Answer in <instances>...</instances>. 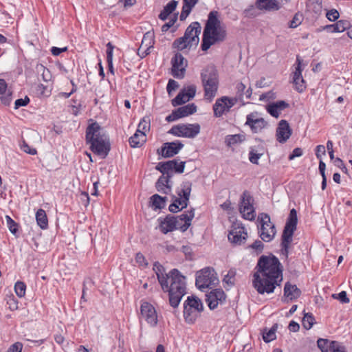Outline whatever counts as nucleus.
Instances as JSON below:
<instances>
[{
    "mask_svg": "<svg viewBox=\"0 0 352 352\" xmlns=\"http://www.w3.org/2000/svg\"><path fill=\"white\" fill-rule=\"evenodd\" d=\"M257 272L254 274L253 285L261 294L274 292L283 280V270L279 260L274 256H262L258 261Z\"/></svg>",
    "mask_w": 352,
    "mask_h": 352,
    "instance_id": "nucleus-1",
    "label": "nucleus"
},
{
    "mask_svg": "<svg viewBox=\"0 0 352 352\" xmlns=\"http://www.w3.org/2000/svg\"><path fill=\"white\" fill-rule=\"evenodd\" d=\"M153 270L162 290L168 292L170 306L177 307L182 297L186 294L185 276L176 269L166 273L164 267L159 263L154 264Z\"/></svg>",
    "mask_w": 352,
    "mask_h": 352,
    "instance_id": "nucleus-2",
    "label": "nucleus"
},
{
    "mask_svg": "<svg viewBox=\"0 0 352 352\" xmlns=\"http://www.w3.org/2000/svg\"><path fill=\"white\" fill-rule=\"evenodd\" d=\"M226 26L219 19L217 11H211L204 29L201 50L207 51L212 45L223 42L226 38Z\"/></svg>",
    "mask_w": 352,
    "mask_h": 352,
    "instance_id": "nucleus-3",
    "label": "nucleus"
},
{
    "mask_svg": "<svg viewBox=\"0 0 352 352\" xmlns=\"http://www.w3.org/2000/svg\"><path fill=\"white\" fill-rule=\"evenodd\" d=\"M86 140L94 153L102 158L106 157L110 151V144L107 137L101 133L98 123L94 122L87 128Z\"/></svg>",
    "mask_w": 352,
    "mask_h": 352,
    "instance_id": "nucleus-4",
    "label": "nucleus"
},
{
    "mask_svg": "<svg viewBox=\"0 0 352 352\" xmlns=\"http://www.w3.org/2000/svg\"><path fill=\"white\" fill-rule=\"evenodd\" d=\"M202 85L204 90V98L211 102L215 97L219 87L218 74L212 66H208L201 73Z\"/></svg>",
    "mask_w": 352,
    "mask_h": 352,
    "instance_id": "nucleus-5",
    "label": "nucleus"
},
{
    "mask_svg": "<svg viewBox=\"0 0 352 352\" xmlns=\"http://www.w3.org/2000/svg\"><path fill=\"white\" fill-rule=\"evenodd\" d=\"M192 184L190 182H184L177 190V196L172 195V204L169 206L171 212L186 208L188 206L191 192Z\"/></svg>",
    "mask_w": 352,
    "mask_h": 352,
    "instance_id": "nucleus-6",
    "label": "nucleus"
},
{
    "mask_svg": "<svg viewBox=\"0 0 352 352\" xmlns=\"http://www.w3.org/2000/svg\"><path fill=\"white\" fill-rule=\"evenodd\" d=\"M297 222V212L293 208L289 212L282 235L281 246L283 254L287 255L289 244L292 241L294 232L296 229Z\"/></svg>",
    "mask_w": 352,
    "mask_h": 352,
    "instance_id": "nucleus-7",
    "label": "nucleus"
},
{
    "mask_svg": "<svg viewBox=\"0 0 352 352\" xmlns=\"http://www.w3.org/2000/svg\"><path fill=\"white\" fill-rule=\"evenodd\" d=\"M204 311V305L201 300L195 296H188L184 303V316L186 322L194 323Z\"/></svg>",
    "mask_w": 352,
    "mask_h": 352,
    "instance_id": "nucleus-8",
    "label": "nucleus"
},
{
    "mask_svg": "<svg viewBox=\"0 0 352 352\" xmlns=\"http://www.w3.org/2000/svg\"><path fill=\"white\" fill-rule=\"evenodd\" d=\"M219 282L217 274L210 267H206L197 273L195 285L201 291L216 285Z\"/></svg>",
    "mask_w": 352,
    "mask_h": 352,
    "instance_id": "nucleus-9",
    "label": "nucleus"
},
{
    "mask_svg": "<svg viewBox=\"0 0 352 352\" xmlns=\"http://www.w3.org/2000/svg\"><path fill=\"white\" fill-rule=\"evenodd\" d=\"M261 222L259 236L265 242H270L274 238L276 231L274 225L272 223L267 214L262 213L258 217Z\"/></svg>",
    "mask_w": 352,
    "mask_h": 352,
    "instance_id": "nucleus-10",
    "label": "nucleus"
},
{
    "mask_svg": "<svg viewBox=\"0 0 352 352\" xmlns=\"http://www.w3.org/2000/svg\"><path fill=\"white\" fill-rule=\"evenodd\" d=\"M199 132L200 125L199 124H183L173 126L168 133L177 137L194 138Z\"/></svg>",
    "mask_w": 352,
    "mask_h": 352,
    "instance_id": "nucleus-11",
    "label": "nucleus"
},
{
    "mask_svg": "<svg viewBox=\"0 0 352 352\" xmlns=\"http://www.w3.org/2000/svg\"><path fill=\"white\" fill-rule=\"evenodd\" d=\"M239 211L243 217L247 220L252 221L256 217L253 199L248 191H244L241 196Z\"/></svg>",
    "mask_w": 352,
    "mask_h": 352,
    "instance_id": "nucleus-12",
    "label": "nucleus"
},
{
    "mask_svg": "<svg viewBox=\"0 0 352 352\" xmlns=\"http://www.w3.org/2000/svg\"><path fill=\"white\" fill-rule=\"evenodd\" d=\"M228 237L231 243L236 245H241L245 242L248 238V233L243 224L236 221L233 223Z\"/></svg>",
    "mask_w": 352,
    "mask_h": 352,
    "instance_id": "nucleus-13",
    "label": "nucleus"
},
{
    "mask_svg": "<svg viewBox=\"0 0 352 352\" xmlns=\"http://www.w3.org/2000/svg\"><path fill=\"white\" fill-rule=\"evenodd\" d=\"M237 101V98L223 96L218 98L213 105L214 116L216 118L221 117L223 113L228 112Z\"/></svg>",
    "mask_w": 352,
    "mask_h": 352,
    "instance_id": "nucleus-14",
    "label": "nucleus"
},
{
    "mask_svg": "<svg viewBox=\"0 0 352 352\" xmlns=\"http://www.w3.org/2000/svg\"><path fill=\"white\" fill-rule=\"evenodd\" d=\"M185 162H180L178 163L177 160H170L166 162H160L156 169L160 171L163 175H166L168 177L173 176V172L182 173L184 170Z\"/></svg>",
    "mask_w": 352,
    "mask_h": 352,
    "instance_id": "nucleus-15",
    "label": "nucleus"
},
{
    "mask_svg": "<svg viewBox=\"0 0 352 352\" xmlns=\"http://www.w3.org/2000/svg\"><path fill=\"white\" fill-rule=\"evenodd\" d=\"M140 320H144L151 327L157 324V315L155 307L148 302H143L140 306Z\"/></svg>",
    "mask_w": 352,
    "mask_h": 352,
    "instance_id": "nucleus-16",
    "label": "nucleus"
},
{
    "mask_svg": "<svg viewBox=\"0 0 352 352\" xmlns=\"http://www.w3.org/2000/svg\"><path fill=\"white\" fill-rule=\"evenodd\" d=\"M172 74L175 78H183L187 67V60L179 53L175 54L171 60Z\"/></svg>",
    "mask_w": 352,
    "mask_h": 352,
    "instance_id": "nucleus-17",
    "label": "nucleus"
},
{
    "mask_svg": "<svg viewBox=\"0 0 352 352\" xmlns=\"http://www.w3.org/2000/svg\"><path fill=\"white\" fill-rule=\"evenodd\" d=\"M226 296L221 289H215L212 290L208 294H206V300L210 309H214L220 304L226 300Z\"/></svg>",
    "mask_w": 352,
    "mask_h": 352,
    "instance_id": "nucleus-18",
    "label": "nucleus"
},
{
    "mask_svg": "<svg viewBox=\"0 0 352 352\" xmlns=\"http://www.w3.org/2000/svg\"><path fill=\"white\" fill-rule=\"evenodd\" d=\"M197 111V107L195 104H188L175 109L172 113L168 116L166 120L168 122H173L179 118L188 116Z\"/></svg>",
    "mask_w": 352,
    "mask_h": 352,
    "instance_id": "nucleus-19",
    "label": "nucleus"
},
{
    "mask_svg": "<svg viewBox=\"0 0 352 352\" xmlns=\"http://www.w3.org/2000/svg\"><path fill=\"white\" fill-rule=\"evenodd\" d=\"M195 217V209L191 208L190 210L184 212L183 214L175 217L177 220V224L179 227V230L182 232H185L191 225V221Z\"/></svg>",
    "mask_w": 352,
    "mask_h": 352,
    "instance_id": "nucleus-20",
    "label": "nucleus"
},
{
    "mask_svg": "<svg viewBox=\"0 0 352 352\" xmlns=\"http://www.w3.org/2000/svg\"><path fill=\"white\" fill-rule=\"evenodd\" d=\"M201 26L199 22H192L186 28L184 36L192 43V45H197L199 42V35L201 33Z\"/></svg>",
    "mask_w": 352,
    "mask_h": 352,
    "instance_id": "nucleus-21",
    "label": "nucleus"
},
{
    "mask_svg": "<svg viewBox=\"0 0 352 352\" xmlns=\"http://www.w3.org/2000/svg\"><path fill=\"white\" fill-rule=\"evenodd\" d=\"M297 67L293 74V82L295 85L296 89L298 92H302L305 88V82L302 76V69H301V60L298 56L296 59Z\"/></svg>",
    "mask_w": 352,
    "mask_h": 352,
    "instance_id": "nucleus-22",
    "label": "nucleus"
},
{
    "mask_svg": "<svg viewBox=\"0 0 352 352\" xmlns=\"http://www.w3.org/2000/svg\"><path fill=\"white\" fill-rule=\"evenodd\" d=\"M184 144L179 141L166 142L162 148V155L164 157H170L177 154Z\"/></svg>",
    "mask_w": 352,
    "mask_h": 352,
    "instance_id": "nucleus-23",
    "label": "nucleus"
},
{
    "mask_svg": "<svg viewBox=\"0 0 352 352\" xmlns=\"http://www.w3.org/2000/svg\"><path fill=\"white\" fill-rule=\"evenodd\" d=\"M291 134L292 131L288 122L285 120H280L276 129L277 140L280 143L285 142Z\"/></svg>",
    "mask_w": 352,
    "mask_h": 352,
    "instance_id": "nucleus-24",
    "label": "nucleus"
},
{
    "mask_svg": "<svg viewBox=\"0 0 352 352\" xmlns=\"http://www.w3.org/2000/svg\"><path fill=\"white\" fill-rule=\"evenodd\" d=\"M160 229L164 234H167L174 230L179 229L177 224V220L174 216L168 215L163 221H161Z\"/></svg>",
    "mask_w": 352,
    "mask_h": 352,
    "instance_id": "nucleus-25",
    "label": "nucleus"
},
{
    "mask_svg": "<svg viewBox=\"0 0 352 352\" xmlns=\"http://www.w3.org/2000/svg\"><path fill=\"white\" fill-rule=\"evenodd\" d=\"M289 107V104L284 100L277 101L267 106V112L274 118H278L280 112Z\"/></svg>",
    "mask_w": 352,
    "mask_h": 352,
    "instance_id": "nucleus-26",
    "label": "nucleus"
},
{
    "mask_svg": "<svg viewBox=\"0 0 352 352\" xmlns=\"http://www.w3.org/2000/svg\"><path fill=\"white\" fill-rule=\"evenodd\" d=\"M256 8L260 10L276 11L280 8L277 0H256Z\"/></svg>",
    "mask_w": 352,
    "mask_h": 352,
    "instance_id": "nucleus-27",
    "label": "nucleus"
},
{
    "mask_svg": "<svg viewBox=\"0 0 352 352\" xmlns=\"http://www.w3.org/2000/svg\"><path fill=\"white\" fill-rule=\"evenodd\" d=\"M166 175H163L157 179L155 187L158 192L164 194H168L171 192V185L170 183V178Z\"/></svg>",
    "mask_w": 352,
    "mask_h": 352,
    "instance_id": "nucleus-28",
    "label": "nucleus"
},
{
    "mask_svg": "<svg viewBox=\"0 0 352 352\" xmlns=\"http://www.w3.org/2000/svg\"><path fill=\"white\" fill-rule=\"evenodd\" d=\"M301 294L300 289L296 285H292L289 282L286 283L284 287V295L289 300L298 298Z\"/></svg>",
    "mask_w": 352,
    "mask_h": 352,
    "instance_id": "nucleus-29",
    "label": "nucleus"
},
{
    "mask_svg": "<svg viewBox=\"0 0 352 352\" xmlns=\"http://www.w3.org/2000/svg\"><path fill=\"white\" fill-rule=\"evenodd\" d=\"M8 85L6 82L0 78V99L1 102L5 105H9L11 102V94L7 91Z\"/></svg>",
    "mask_w": 352,
    "mask_h": 352,
    "instance_id": "nucleus-30",
    "label": "nucleus"
},
{
    "mask_svg": "<svg viewBox=\"0 0 352 352\" xmlns=\"http://www.w3.org/2000/svg\"><path fill=\"white\" fill-rule=\"evenodd\" d=\"M178 2L175 0H171L168 3L159 14V19L162 21H165L168 19V16L175 11L177 8Z\"/></svg>",
    "mask_w": 352,
    "mask_h": 352,
    "instance_id": "nucleus-31",
    "label": "nucleus"
},
{
    "mask_svg": "<svg viewBox=\"0 0 352 352\" xmlns=\"http://www.w3.org/2000/svg\"><path fill=\"white\" fill-rule=\"evenodd\" d=\"M174 48L177 50L182 51L186 48H191L192 47H196V45H192L190 41L188 40L186 36H183L180 38H177L173 43Z\"/></svg>",
    "mask_w": 352,
    "mask_h": 352,
    "instance_id": "nucleus-32",
    "label": "nucleus"
},
{
    "mask_svg": "<svg viewBox=\"0 0 352 352\" xmlns=\"http://www.w3.org/2000/svg\"><path fill=\"white\" fill-rule=\"evenodd\" d=\"M154 44V33L152 32H147L144 34L142 40L141 45L139 47V52L142 50L144 48H146L147 50H150L153 47Z\"/></svg>",
    "mask_w": 352,
    "mask_h": 352,
    "instance_id": "nucleus-33",
    "label": "nucleus"
},
{
    "mask_svg": "<svg viewBox=\"0 0 352 352\" xmlns=\"http://www.w3.org/2000/svg\"><path fill=\"white\" fill-rule=\"evenodd\" d=\"M348 25L349 23L347 21L340 20L334 24L326 25L324 29L331 32H343L347 28Z\"/></svg>",
    "mask_w": 352,
    "mask_h": 352,
    "instance_id": "nucleus-34",
    "label": "nucleus"
},
{
    "mask_svg": "<svg viewBox=\"0 0 352 352\" xmlns=\"http://www.w3.org/2000/svg\"><path fill=\"white\" fill-rule=\"evenodd\" d=\"M167 201L166 197H161L157 194H155L150 198V202L151 203V206L155 209H162L164 208L166 206V202Z\"/></svg>",
    "mask_w": 352,
    "mask_h": 352,
    "instance_id": "nucleus-35",
    "label": "nucleus"
},
{
    "mask_svg": "<svg viewBox=\"0 0 352 352\" xmlns=\"http://www.w3.org/2000/svg\"><path fill=\"white\" fill-rule=\"evenodd\" d=\"M145 141L146 135L144 133H140L137 131L129 140L131 146L134 148L141 146Z\"/></svg>",
    "mask_w": 352,
    "mask_h": 352,
    "instance_id": "nucleus-36",
    "label": "nucleus"
},
{
    "mask_svg": "<svg viewBox=\"0 0 352 352\" xmlns=\"http://www.w3.org/2000/svg\"><path fill=\"white\" fill-rule=\"evenodd\" d=\"M36 220L38 226L41 229L47 228L48 226V220L46 212L43 209H38L36 213Z\"/></svg>",
    "mask_w": 352,
    "mask_h": 352,
    "instance_id": "nucleus-37",
    "label": "nucleus"
},
{
    "mask_svg": "<svg viewBox=\"0 0 352 352\" xmlns=\"http://www.w3.org/2000/svg\"><path fill=\"white\" fill-rule=\"evenodd\" d=\"M150 117L145 116L141 120L140 122L139 123L137 131L140 132V133H144L146 135V133L150 130Z\"/></svg>",
    "mask_w": 352,
    "mask_h": 352,
    "instance_id": "nucleus-38",
    "label": "nucleus"
},
{
    "mask_svg": "<svg viewBox=\"0 0 352 352\" xmlns=\"http://www.w3.org/2000/svg\"><path fill=\"white\" fill-rule=\"evenodd\" d=\"M243 140V136L239 134L229 135L226 137L225 142L229 147L241 142Z\"/></svg>",
    "mask_w": 352,
    "mask_h": 352,
    "instance_id": "nucleus-39",
    "label": "nucleus"
},
{
    "mask_svg": "<svg viewBox=\"0 0 352 352\" xmlns=\"http://www.w3.org/2000/svg\"><path fill=\"white\" fill-rule=\"evenodd\" d=\"M189 98L187 97L186 92L182 90L177 96L172 100V104L174 107L181 105L189 101Z\"/></svg>",
    "mask_w": 352,
    "mask_h": 352,
    "instance_id": "nucleus-40",
    "label": "nucleus"
},
{
    "mask_svg": "<svg viewBox=\"0 0 352 352\" xmlns=\"http://www.w3.org/2000/svg\"><path fill=\"white\" fill-rule=\"evenodd\" d=\"M114 46L111 42L107 44V60L111 72H113V51Z\"/></svg>",
    "mask_w": 352,
    "mask_h": 352,
    "instance_id": "nucleus-41",
    "label": "nucleus"
},
{
    "mask_svg": "<svg viewBox=\"0 0 352 352\" xmlns=\"http://www.w3.org/2000/svg\"><path fill=\"white\" fill-rule=\"evenodd\" d=\"M315 322V318L312 314H305L302 318V325L306 329H310Z\"/></svg>",
    "mask_w": 352,
    "mask_h": 352,
    "instance_id": "nucleus-42",
    "label": "nucleus"
},
{
    "mask_svg": "<svg viewBox=\"0 0 352 352\" xmlns=\"http://www.w3.org/2000/svg\"><path fill=\"white\" fill-rule=\"evenodd\" d=\"M267 125V122L263 118H259L257 120L252 126H250L252 132L258 133L260 132Z\"/></svg>",
    "mask_w": 352,
    "mask_h": 352,
    "instance_id": "nucleus-43",
    "label": "nucleus"
},
{
    "mask_svg": "<svg viewBox=\"0 0 352 352\" xmlns=\"http://www.w3.org/2000/svg\"><path fill=\"white\" fill-rule=\"evenodd\" d=\"M14 291L16 294L19 297L22 298L25 294L26 285L23 282L17 281L14 285Z\"/></svg>",
    "mask_w": 352,
    "mask_h": 352,
    "instance_id": "nucleus-44",
    "label": "nucleus"
},
{
    "mask_svg": "<svg viewBox=\"0 0 352 352\" xmlns=\"http://www.w3.org/2000/svg\"><path fill=\"white\" fill-rule=\"evenodd\" d=\"M276 324L273 326L268 331L263 333V338L265 342H270L276 339Z\"/></svg>",
    "mask_w": 352,
    "mask_h": 352,
    "instance_id": "nucleus-45",
    "label": "nucleus"
},
{
    "mask_svg": "<svg viewBox=\"0 0 352 352\" xmlns=\"http://www.w3.org/2000/svg\"><path fill=\"white\" fill-rule=\"evenodd\" d=\"M7 226L11 233L15 234L18 231L17 223L8 215L6 216Z\"/></svg>",
    "mask_w": 352,
    "mask_h": 352,
    "instance_id": "nucleus-46",
    "label": "nucleus"
},
{
    "mask_svg": "<svg viewBox=\"0 0 352 352\" xmlns=\"http://www.w3.org/2000/svg\"><path fill=\"white\" fill-rule=\"evenodd\" d=\"M329 350L332 352H346L344 347L336 341L329 343Z\"/></svg>",
    "mask_w": 352,
    "mask_h": 352,
    "instance_id": "nucleus-47",
    "label": "nucleus"
},
{
    "mask_svg": "<svg viewBox=\"0 0 352 352\" xmlns=\"http://www.w3.org/2000/svg\"><path fill=\"white\" fill-rule=\"evenodd\" d=\"M20 147L23 151L30 155H36L37 153L36 148H31L24 140L20 144Z\"/></svg>",
    "mask_w": 352,
    "mask_h": 352,
    "instance_id": "nucleus-48",
    "label": "nucleus"
},
{
    "mask_svg": "<svg viewBox=\"0 0 352 352\" xmlns=\"http://www.w3.org/2000/svg\"><path fill=\"white\" fill-rule=\"evenodd\" d=\"M262 156L261 153H257L254 151L253 148H251L250 153H249V160L250 162L254 164H258V160Z\"/></svg>",
    "mask_w": 352,
    "mask_h": 352,
    "instance_id": "nucleus-49",
    "label": "nucleus"
},
{
    "mask_svg": "<svg viewBox=\"0 0 352 352\" xmlns=\"http://www.w3.org/2000/svg\"><path fill=\"white\" fill-rule=\"evenodd\" d=\"M326 16L329 21H335L339 18L340 14L337 10L331 9L327 12Z\"/></svg>",
    "mask_w": 352,
    "mask_h": 352,
    "instance_id": "nucleus-50",
    "label": "nucleus"
},
{
    "mask_svg": "<svg viewBox=\"0 0 352 352\" xmlns=\"http://www.w3.org/2000/svg\"><path fill=\"white\" fill-rule=\"evenodd\" d=\"M184 92H186V94L187 97L189 98H192L196 94V86L195 85H189L187 87L182 89Z\"/></svg>",
    "mask_w": 352,
    "mask_h": 352,
    "instance_id": "nucleus-51",
    "label": "nucleus"
},
{
    "mask_svg": "<svg viewBox=\"0 0 352 352\" xmlns=\"http://www.w3.org/2000/svg\"><path fill=\"white\" fill-rule=\"evenodd\" d=\"M318 346L321 349L322 352H327L328 348H329V341L327 339L320 338L317 342Z\"/></svg>",
    "mask_w": 352,
    "mask_h": 352,
    "instance_id": "nucleus-52",
    "label": "nucleus"
},
{
    "mask_svg": "<svg viewBox=\"0 0 352 352\" xmlns=\"http://www.w3.org/2000/svg\"><path fill=\"white\" fill-rule=\"evenodd\" d=\"M309 3L314 6V11L316 13H319L322 9V0H309Z\"/></svg>",
    "mask_w": 352,
    "mask_h": 352,
    "instance_id": "nucleus-53",
    "label": "nucleus"
},
{
    "mask_svg": "<svg viewBox=\"0 0 352 352\" xmlns=\"http://www.w3.org/2000/svg\"><path fill=\"white\" fill-rule=\"evenodd\" d=\"M245 85L243 82H239L237 83L236 86V94H237V98L238 100H241L243 96L244 95V91L245 89Z\"/></svg>",
    "mask_w": 352,
    "mask_h": 352,
    "instance_id": "nucleus-54",
    "label": "nucleus"
},
{
    "mask_svg": "<svg viewBox=\"0 0 352 352\" xmlns=\"http://www.w3.org/2000/svg\"><path fill=\"white\" fill-rule=\"evenodd\" d=\"M177 19V14H175L168 23L164 24L162 27L163 32H167L176 22Z\"/></svg>",
    "mask_w": 352,
    "mask_h": 352,
    "instance_id": "nucleus-55",
    "label": "nucleus"
},
{
    "mask_svg": "<svg viewBox=\"0 0 352 352\" xmlns=\"http://www.w3.org/2000/svg\"><path fill=\"white\" fill-rule=\"evenodd\" d=\"M334 298L338 299L341 302L347 303L349 302V299L347 297L346 292L345 291H342L338 294V296H336V294L333 295Z\"/></svg>",
    "mask_w": 352,
    "mask_h": 352,
    "instance_id": "nucleus-56",
    "label": "nucleus"
},
{
    "mask_svg": "<svg viewBox=\"0 0 352 352\" xmlns=\"http://www.w3.org/2000/svg\"><path fill=\"white\" fill-rule=\"evenodd\" d=\"M191 12V9L186 5L183 3L182 10L180 14L179 19L181 21H184Z\"/></svg>",
    "mask_w": 352,
    "mask_h": 352,
    "instance_id": "nucleus-57",
    "label": "nucleus"
},
{
    "mask_svg": "<svg viewBox=\"0 0 352 352\" xmlns=\"http://www.w3.org/2000/svg\"><path fill=\"white\" fill-rule=\"evenodd\" d=\"M30 102V99L28 96H25L23 99H17L15 102V109H18L21 107H25Z\"/></svg>",
    "mask_w": 352,
    "mask_h": 352,
    "instance_id": "nucleus-58",
    "label": "nucleus"
},
{
    "mask_svg": "<svg viewBox=\"0 0 352 352\" xmlns=\"http://www.w3.org/2000/svg\"><path fill=\"white\" fill-rule=\"evenodd\" d=\"M258 119L256 118V113H252L247 116L245 124L250 127Z\"/></svg>",
    "mask_w": 352,
    "mask_h": 352,
    "instance_id": "nucleus-59",
    "label": "nucleus"
},
{
    "mask_svg": "<svg viewBox=\"0 0 352 352\" xmlns=\"http://www.w3.org/2000/svg\"><path fill=\"white\" fill-rule=\"evenodd\" d=\"M178 87V83L174 80L170 79L168 80L166 90L168 94H170V92L173 90H175Z\"/></svg>",
    "mask_w": 352,
    "mask_h": 352,
    "instance_id": "nucleus-60",
    "label": "nucleus"
},
{
    "mask_svg": "<svg viewBox=\"0 0 352 352\" xmlns=\"http://www.w3.org/2000/svg\"><path fill=\"white\" fill-rule=\"evenodd\" d=\"M326 150L323 145H318L316 148V155L318 159H321L322 155H325Z\"/></svg>",
    "mask_w": 352,
    "mask_h": 352,
    "instance_id": "nucleus-61",
    "label": "nucleus"
},
{
    "mask_svg": "<svg viewBox=\"0 0 352 352\" xmlns=\"http://www.w3.org/2000/svg\"><path fill=\"white\" fill-rule=\"evenodd\" d=\"M263 247H264L263 243L259 240L255 241L254 243H253L250 245V248L255 250L258 252H261L262 250H263Z\"/></svg>",
    "mask_w": 352,
    "mask_h": 352,
    "instance_id": "nucleus-62",
    "label": "nucleus"
},
{
    "mask_svg": "<svg viewBox=\"0 0 352 352\" xmlns=\"http://www.w3.org/2000/svg\"><path fill=\"white\" fill-rule=\"evenodd\" d=\"M23 344L21 342H16L12 344L7 352H21Z\"/></svg>",
    "mask_w": 352,
    "mask_h": 352,
    "instance_id": "nucleus-63",
    "label": "nucleus"
},
{
    "mask_svg": "<svg viewBox=\"0 0 352 352\" xmlns=\"http://www.w3.org/2000/svg\"><path fill=\"white\" fill-rule=\"evenodd\" d=\"M303 152L300 148H296L293 150L292 154L289 156V160H292L295 157H300L302 155Z\"/></svg>",
    "mask_w": 352,
    "mask_h": 352,
    "instance_id": "nucleus-64",
    "label": "nucleus"
}]
</instances>
